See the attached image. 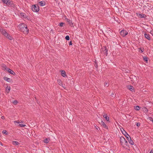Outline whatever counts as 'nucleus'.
I'll list each match as a JSON object with an SVG mask.
<instances>
[{
  "instance_id": "1",
  "label": "nucleus",
  "mask_w": 153,
  "mask_h": 153,
  "mask_svg": "<svg viewBox=\"0 0 153 153\" xmlns=\"http://www.w3.org/2000/svg\"><path fill=\"white\" fill-rule=\"evenodd\" d=\"M18 29L21 31L25 34L28 33L29 29L27 28V26L24 24H21L18 26Z\"/></svg>"
},
{
  "instance_id": "2",
  "label": "nucleus",
  "mask_w": 153,
  "mask_h": 153,
  "mask_svg": "<svg viewBox=\"0 0 153 153\" xmlns=\"http://www.w3.org/2000/svg\"><path fill=\"white\" fill-rule=\"evenodd\" d=\"M3 68L5 70L7 71L9 73H10L11 74L13 75H14L15 74V73L13 71H12L9 68L7 67L5 65H4V66Z\"/></svg>"
},
{
  "instance_id": "3",
  "label": "nucleus",
  "mask_w": 153,
  "mask_h": 153,
  "mask_svg": "<svg viewBox=\"0 0 153 153\" xmlns=\"http://www.w3.org/2000/svg\"><path fill=\"white\" fill-rule=\"evenodd\" d=\"M39 6L38 5L34 4L32 6V9L34 12H37L39 10Z\"/></svg>"
},
{
  "instance_id": "4",
  "label": "nucleus",
  "mask_w": 153,
  "mask_h": 153,
  "mask_svg": "<svg viewBox=\"0 0 153 153\" xmlns=\"http://www.w3.org/2000/svg\"><path fill=\"white\" fill-rule=\"evenodd\" d=\"M0 31L2 33L4 36L7 38H9L10 37V35L8 34L5 30L3 29L0 30Z\"/></svg>"
},
{
  "instance_id": "5",
  "label": "nucleus",
  "mask_w": 153,
  "mask_h": 153,
  "mask_svg": "<svg viewBox=\"0 0 153 153\" xmlns=\"http://www.w3.org/2000/svg\"><path fill=\"white\" fill-rule=\"evenodd\" d=\"M2 2L4 4H6L7 5L11 6L13 4V2L9 0H1Z\"/></svg>"
},
{
  "instance_id": "6",
  "label": "nucleus",
  "mask_w": 153,
  "mask_h": 153,
  "mask_svg": "<svg viewBox=\"0 0 153 153\" xmlns=\"http://www.w3.org/2000/svg\"><path fill=\"white\" fill-rule=\"evenodd\" d=\"M120 33L121 35L123 36V37H124L128 33V31L125 30H122L120 31Z\"/></svg>"
},
{
  "instance_id": "7",
  "label": "nucleus",
  "mask_w": 153,
  "mask_h": 153,
  "mask_svg": "<svg viewBox=\"0 0 153 153\" xmlns=\"http://www.w3.org/2000/svg\"><path fill=\"white\" fill-rule=\"evenodd\" d=\"M123 134L126 137V139H127V137H130V136L128 134L126 131L123 129V131L121 130Z\"/></svg>"
},
{
  "instance_id": "8",
  "label": "nucleus",
  "mask_w": 153,
  "mask_h": 153,
  "mask_svg": "<svg viewBox=\"0 0 153 153\" xmlns=\"http://www.w3.org/2000/svg\"><path fill=\"white\" fill-rule=\"evenodd\" d=\"M123 137H121L120 138V140L121 145H123V143L126 140Z\"/></svg>"
},
{
  "instance_id": "9",
  "label": "nucleus",
  "mask_w": 153,
  "mask_h": 153,
  "mask_svg": "<svg viewBox=\"0 0 153 153\" xmlns=\"http://www.w3.org/2000/svg\"><path fill=\"white\" fill-rule=\"evenodd\" d=\"M127 140L128 141L129 143L131 145H134V142L131 139V137H127Z\"/></svg>"
},
{
  "instance_id": "10",
  "label": "nucleus",
  "mask_w": 153,
  "mask_h": 153,
  "mask_svg": "<svg viewBox=\"0 0 153 153\" xmlns=\"http://www.w3.org/2000/svg\"><path fill=\"white\" fill-rule=\"evenodd\" d=\"M100 124L104 128H106L107 129H108V126L106 125L105 123L102 120H101V123H100Z\"/></svg>"
},
{
  "instance_id": "11",
  "label": "nucleus",
  "mask_w": 153,
  "mask_h": 153,
  "mask_svg": "<svg viewBox=\"0 0 153 153\" xmlns=\"http://www.w3.org/2000/svg\"><path fill=\"white\" fill-rule=\"evenodd\" d=\"M102 49H104L103 51L104 54L107 56L108 54V49L106 48L105 46H104L103 48H102Z\"/></svg>"
},
{
  "instance_id": "12",
  "label": "nucleus",
  "mask_w": 153,
  "mask_h": 153,
  "mask_svg": "<svg viewBox=\"0 0 153 153\" xmlns=\"http://www.w3.org/2000/svg\"><path fill=\"white\" fill-rule=\"evenodd\" d=\"M3 79L4 80H5L6 81L8 82H11L12 81V80L11 79L8 78L7 77H3Z\"/></svg>"
},
{
  "instance_id": "13",
  "label": "nucleus",
  "mask_w": 153,
  "mask_h": 153,
  "mask_svg": "<svg viewBox=\"0 0 153 153\" xmlns=\"http://www.w3.org/2000/svg\"><path fill=\"white\" fill-rule=\"evenodd\" d=\"M67 21L68 23L69 24L71 27H74L73 24L72 23V21L68 19H67Z\"/></svg>"
},
{
  "instance_id": "14",
  "label": "nucleus",
  "mask_w": 153,
  "mask_h": 153,
  "mask_svg": "<svg viewBox=\"0 0 153 153\" xmlns=\"http://www.w3.org/2000/svg\"><path fill=\"white\" fill-rule=\"evenodd\" d=\"M138 15H139V17L141 18H145L146 17V15L143 14L139 13Z\"/></svg>"
},
{
  "instance_id": "15",
  "label": "nucleus",
  "mask_w": 153,
  "mask_h": 153,
  "mask_svg": "<svg viewBox=\"0 0 153 153\" xmlns=\"http://www.w3.org/2000/svg\"><path fill=\"white\" fill-rule=\"evenodd\" d=\"M103 117L104 118H105V120L107 121H109V117L107 116L106 114H104L103 115Z\"/></svg>"
},
{
  "instance_id": "16",
  "label": "nucleus",
  "mask_w": 153,
  "mask_h": 153,
  "mask_svg": "<svg viewBox=\"0 0 153 153\" xmlns=\"http://www.w3.org/2000/svg\"><path fill=\"white\" fill-rule=\"evenodd\" d=\"M128 88L130 91L132 92L134 91V88L131 85H129Z\"/></svg>"
},
{
  "instance_id": "17",
  "label": "nucleus",
  "mask_w": 153,
  "mask_h": 153,
  "mask_svg": "<svg viewBox=\"0 0 153 153\" xmlns=\"http://www.w3.org/2000/svg\"><path fill=\"white\" fill-rule=\"evenodd\" d=\"M39 4L40 6H43L45 5V2L43 1H40L39 2Z\"/></svg>"
},
{
  "instance_id": "18",
  "label": "nucleus",
  "mask_w": 153,
  "mask_h": 153,
  "mask_svg": "<svg viewBox=\"0 0 153 153\" xmlns=\"http://www.w3.org/2000/svg\"><path fill=\"white\" fill-rule=\"evenodd\" d=\"M12 144L14 146H17L19 144V143L16 141H12Z\"/></svg>"
},
{
  "instance_id": "19",
  "label": "nucleus",
  "mask_w": 153,
  "mask_h": 153,
  "mask_svg": "<svg viewBox=\"0 0 153 153\" xmlns=\"http://www.w3.org/2000/svg\"><path fill=\"white\" fill-rule=\"evenodd\" d=\"M123 147H124V146H128V143L127 141L126 140L123 143V145H122Z\"/></svg>"
},
{
  "instance_id": "20",
  "label": "nucleus",
  "mask_w": 153,
  "mask_h": 153,
  "mask_svg": "<svg viewBox=\"0 0 153 153\" xmlns=\"http://www.w3.org/2000/svg\"><path fill=\"white\" fill-rule=\"evenodd\" d=\"M10 90V86H7L6 88V91L7 93H9Z\"/></svg>"
},
{
  "instance_id": "21",
  "label": "nucleus",
  "mask_w": 153,
  "mask_h": 153,
  "mask_svg": "<svg viewBox=\"0 0 153 153\" xmlns=\"http://www.w3.org/2000/svg\"><path fill=\"white\" fill-rule=\"evenodd\" d=\"M61 75L62 76H63L64 77H65L66 76V73L64 71H62V72H61Z\"/></svg>"
},
{
  "instance_id": "22",
  "label": "nucleus",
  "mask_w": 153,
  "mask_h": 153,
  "mask_svg": "<svg viewBox=\"0 0 153 153\" xmlns=\"http://www.w3.org/2000/svg\"><path fill=\"white\" fill-rule=\"evenodd\" d=\"M138 49H139V51L140 53H143L144 50V48H138Z\"/></svg>"
},
{
  "instance_id": "23",
  "label": "nucleus",
  "mask_w": 153,
  "mask_h": 153,
  "mask_svg": "<svg viewBox=\"0 0 153 153\" xmlns=\"http://www.w3.org/2000/svg\"><path fill=\"white\" fill-rule=\"evenodd\" d=\"M50 140V139L49 138H46L44 140V142L45 143H47L49 142Z\"/></svg>"
},
{
  "instance_id": "24",
  "label": "nucleus",
  "mask_w": 153,
  "mask_h": 153,
  "mask_svg": "<svg viewBox=\"0 0 153 153\" xmlns=\"http://www.w3.org/2000/svg\"><path fill=\"white\" fill-rule=\"evenodd\" d=\"M145 37L146 38H150V35L149 34H144Z\"/></svg>"
},
{
  "instance_id": "25",
  "label": "nucleus",
  "mask_w": 153,
  "mask_h": 153,
  "mask_svg": "<svg viewBox=\"0 0 153 153\" xmlns=\"http://www.w3.org/2000/svg\"><path fill=\"white\" fill-rule=\"evenodd\" d=\"M20 15L21 16L24 18H25V16H26V15L25 13H20Z\"/></svg>"
},
{
  "instance_id": "26",
  "label": "nucleus",
  "mask_w": 153,
  "mask_h": 153,
  "mask_svg": "<svg viewBox=\"0 0 153 153\" xmlns=\"http://www.w3.org/2000/svg\"><path fill=\"white\" fill-rule=\"evenodd\" d=\"M143 59L144 61L147 62L148 60V58L147 56H144L143 57Z\"/></svg>"
},
{
  "instance_id": "27",
  "label": "nucleus",
  "mask_w": 153,
  "mask_h": 153,
  "mask_svg": "<svg viewBox=\"0 0 153 153\" xmlns=\"http://www.w3.org/2000/svg\"><path fill=\"white\" fill-rule=\"evenodd\" d=\"M65 25V23L62 22L59 23V25L60 27H63V26L64 25Z\"/></svg>"
},
{
  "instance_id": "28",
  "label": "nucleus",
  "mask_w": 153,
  "mask_h": 153,
  "mask_svg": "<svg viewBox=\"0 0 153 153\" xmlns=\"http://www.w3.org/2000/svg\"><path fill=\"white\" fill-rule=\"evenodd\" d=\"M2 133L6 135H7L8 133V132L6 130L3 131Z\"/></svg>"
},
{
  "instance_id": "29",
  "label": "nucleus",
  "mask_w": 153,
  "mask_h": 153,
  "mask_svg": "<svg viewBox=\"0 0 153 153\" xmlns=\"http://www.w3.org/2000/svg\"><path fill=\"white\" fill-rule=\"evenodd\" d=\"M19 126L22 127H24L26 126L25 125H23L22 124H19Z\"/></svg>"
},
{
  "instance_id": "30",
  "label": "nucleus",
  "mask_w": 153,
  "mask_h": 153,
  "mask_svg": "<svg viewBox=\"0 0 153 153\" xmlns=\"http://www.w3.org/2000/svg\"><path fill=\"white\" fill-rule=\"evenodd\" d=\"M135 109L137 110H139L140 109V107L139 106H137L135 107Z\"/></svg>"
},
{
  "instance_id": "31",
  "label": "nucleus",
  "mask_w": 153,
  "mask_h": 153,
  "mask_svg": "<svg viewBox=\"0 0 153 153\" xmlns=\"http://www.w3.org/2000/svg\"><path fill=\"white\" fill-rule=\"evenodd\" d=\"M13 103L14 104H16L18 103V102L17 100H14L13 102Z\"/></svg>"
},
{
  "instance_id": "32",
  "label": "nucleus",
  "mask_w": 153,
  "mask_h": 153,
  "mask_svg": "<svg viewBox=\"0 0 153 153\" xmlns=\"http://www.w3.org/2000/svg\"><path fill=\"white\" fill-rule=\"evenodd\" d=\"M111 95L112 97H115V95H114V94L113 93H111Z\"/></svg>"
},
{
  "instance_id": "33",
  "label": "nucleus",
  "mask_w": 153,
  "mask_h": 153,
  "mask_svg": "<svg viewBox=\"0 0 153 153\" xmlns=\"http://www.w3.org/2000/svg\"><path fill=\"white\" fill-rule=\"evenodd\" d=\"M104 85L105 86L108 87V84L107 83H105Z\"/></svg>"
},
{
  "instance_id": "34",
  "label": "nucleus",
  "mask_w": 153,
  "mask_h": 153,
  "mask_svg": "<svg viewBox=\"0 0 153 153\" xmlns=\"http://www.w3.org/2000/svg\"><path fill=\"white\" fill-rule=\"evenodd\" d=\"M140 124L138 122L136 123V126H140Z\"/></svg>"
},
{
  "instance_id": "35",
  "label": "nucleus",
  "mask_w": 153,
  "mask_h": 153,
  "mask_svg": "<svg viewBox=\"0 0 153 153\" xmlns=\"http://www.w3.org/2000/svg\"><path fill=\"white\" fill-rule=\"evenodd\" d=\"M65 38H70V37L69 36H67L65 37Z\"/></svg>"
},
{
  "instance_id": "36",
  "label": "nucleus",
  "mask_w": 153,
  "mask_h": 153,
  "mask_svg": "<svg viewBox=\"0 0 153 153\" xmlns=\"http://www.w3.org/2000/svg\"><path fill=\"white\" fill-rule=\"evenodd\" d=\"M69 45H72V43L71 41L69 43Z\"/></svg>"
},
{
  "instance_id": "37",
  "label": "nucleus",
  "mask_w": 153,
  "mask_h": 153,
  "mask_svg": "<svg viewBox=\"0 0 153 153\" xmlns=\"http://www.w3.org/2000/svg\"><path fill=\"white\" fill-rule=\"evenodd\" d=\"M1 119H4V118H5V117L4 116H2L1 117Z\"/></svg>"
},
{
  "instance_id": "38",
  "label": "nucleus",
  "mask_w": 153,
  "mask_h": 153,
  "mask_svg": "<svg viewBox=\"0 0 153 153\" xmlns=\"http://www.w3.org/2000/svg\"><path fill=\"white\" fill-rule=\"evenodd\" d=\"M59 84L60 85H61L62 84V83L61 82H59Z\"/></svg>"
},
{
  "instance_id": "39",
  "label": "nucleus",
  "mask_w": 153,
  "mask_h": 153,
  "mask_svg": "<svg viewBox=\"0 0 153 153\" xmlns=\"http://www.w3.org/2000/svg\"><path fill=\"white\" fill-rule=\"evenodd\" d=\"M149 118V120L151 121L153 119V118L152 117H150Z\"/></svg>"
},
{
  "instance_id": "40",
  "label": "nucleus",
  "mask_w": 153,
  "mask_h": 153,
  "mask_svg": "<svg viewBox=\"0 0 153 153\" xmlns=\"http://www.w3.org/2000/svg\"><path fill=\"white\" fill-rule=\"evenodd\" d=\"M14 123H19V122H18L17 121H14Z\"/></svg>"
},
{
  "instance_id": "41",
  "label": "nucleus",
  "mask_w": 153,
  "mask_h": 153,
  "mask_svg": "<svg viewBox=\"0 0 153 153\" xmlns=\"http://www.w3.org/2000/svg\"><path fill=\"white\" fill-rule=\"evenodd\" d=\"M151 33L152 34V35L153 36V31Z\"/></svg>"
},
{
  "instance_id": "42",
  "label": "nucleus",
  "mask_w": 153,
  "mask_h": 153,
  "mask_svg": "<svg viewBox=\"0 0 153 153\" xmlns=\"http://www.w3.org/2000/svg\"><path fill=\"white\" fill-rule=\"evenodd\" d=\"M0 144L2 146V145H3L2 143L1 142V143H0Z\"/></svg>"
},
{
  "instance_id": "43",
  "label": "nucleus",
  "mask_w": 153,
  "mask_h": 153,
  "mask_svg": "<svg viewBox=\"0 0 153 153\" xmlns=\"http://www.w3.org/2000/svg\"><path fill=\"white\" fill-rule=\"evenodd\" d=\"M67 40H69L70 39H66Z\"/></svg>"
},
{
  "instance_id": "44",
  "label": "nucleus",
  "mask_w": 153,
  "mask_h": 153,
  "mask_svg": "<svg viewBox=\"0 0 153 153\" xmlns=\"http://www.w3.org/2000/svg\"><path fill=\"white\" fill-rule=\"evenodd\" d=\"M151 121L153 122V119Z\"/></svg>"
},
{
  "instance_id": "45",
  "label": "nucleus",
  "mask_w": 153,
  "mask_h": 153,
  "mask_svg": "<svg viewBox=\"0 0 153 153\" xmlns=\"http://www.w3.org/2000/svg\"><path fill=\"white\" fill-rule=\"evenodd\" d=\"M150 153H153V152H152L151 151V152H150Z\"/></svg>"
},
{
  "instance_id": "46",
  "label": "nucleus",
  "mask_w": 153,
  "mask_h": 153,
  "mask_svg": "<svg viewBox=\"0 0 153 153\" xmlns=\"http://www.w3.org/2000/svg\"><path fill=\"white\" fill-rule=\"evenodd\" d=\"M148 39L149 40L151 39Z\"/></svg>"
}]
</instances>
